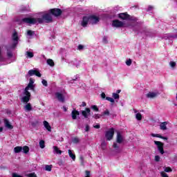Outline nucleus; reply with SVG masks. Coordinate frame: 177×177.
<instances>
[{"label":"nucleus","instance_id":"nucleus-1","mask_svg":"<svg viewBox=\"0 0 177 177\" xmlns=\"http://www.w3.org/2000/svg\"><path fill=\"white\" fill-rule=\"evenodd\" d=\"M44 21L46 23H52L53 22V18L52 17V14L48 10V13H46L42 15L41 18H34V17H25L22 19V22L26 23V24H42Z\"/></svg>","mask_w":177,"mask_h":177},{"label":"nucleus","instance_id":"nucleus-2","mask_svg":"<svg viewBox=\"0 0 177 177\" xmlns=\"http://www.w3.org/2000/svg\"><path fill=\"white\" fill-rule=\"evenodd\" d=\"M30 89H31L32 91L34 89V80H32V78H30L29 84L24 91L23 95L24 96L21 98V102L22 103H28V102H30V100H31V93L28 91Z\"/></svg>","mask_w":177,"mask_h":177},{"label":"nucleus","instance_id":"nucleus-3","mask_svg":"<svg viewBox=\"0 0 177 177\" xmlns=\"http://www.w3.org/2000/svg\"><path fill=\"white\" fill-rule=\"evenodd\" d=\"M12 44H11V48L12 49H16L17 45H19V35L17 32L15 31L12 36Z\"/></svg>","mask_w":177,"mask_h":177},{"label":"nucleus","instance_id":"nucleus-4","mask_svg":"<svg viewBox=\"0 0 177 177\" xmlns=\"http://www.w3.org/2000/svg\"><path fill=\"white\" fill-rule=\"evenodd\" d=\"M48 11L51 16H54V17H60L63 15V10L60 8H50Z\"/></svg>","mask_w":177,"mask_h":177},{"label":"nucleus","instance_id":"nucleus-5","mask_svg":"<svg viewBox=\"0 0 177 177\" xmlns=\"http://www.w3.org/2000/svg\"><path fill=\"white\" fill-rule=\"evenodd\" d=\"M88 19L90 20V24H97V23H99V21H100V18L96 15H88Z\"/></svg>","mask_w":177,"mask_h":177},{"label":"nucleus","instance_id":"nucleus-6","mask_svg":"<svg viewBox=\"0 0 177 177\" xmlns=\"http://www.w3.org/2000/svg\"><path fill=\"white\" fill-rule=\"evenodd\" d=\"M105 138H106V140H111L113 138H114V128H111L106 131Z\"/></svg>","mask_w":177,"mask_h":177},{"label":"nucleus","instance_id":"nucleus-7","mask_svg":"<svg viewBox=\"0 0 177 177\" xmlns=\"http://www.w3.org/2000/svg\"><path fill=\"white\" fill-rule=\"evenodd\" d=\"M154 144L157 146L159 153L164 154V143L161 141H154Z\"/></svg>","mask_w":177,"mask_h":177},{"label":"nucleus","instance_id":"nucleus-8","mask_svg":"<svg viewBox=\"0 0 177 177\" xmlns=\"http://www.w3.org/2000/svg\"><path fill=\"white\" fill-rule=\"evenodd\" d=\"M28 74V75H30V77H32V75H36V77H39V78H41L42 77V75L39 71L33 69L29 70Z\"/></svg>","mask_w":177,"mask_h":177},{"label":"nucleus","instance_id":"nucleus-9","mask_svg":"<svg viewBox=\"0 0 177 177\" xmlns=\"http://www.w3.org/2000/svg\"><path fill=\"white\" fill-rule=\"evenodd\" d=\"M124 26V22L115 19L112 21V26L115 27L116 28H121Z\"/></svg>","mask_w":177,"mask_h":177},{"label":"nucleus","instance_id":"nucleus-10","mask_svg":"<svg viewBox=\"0 0 177 177\" xmlns=\"http://www.w3.org/2000/svg\"><path fill=\"white\" fill-rule=\"evenodd\" d=\"M88 23H90V19H89L88 15L83 17L82 21L81 23V26L82 27H86V26H88Z\"/></svg>","mask_w":177,"mask_h":177},{"label":"nucleus","instance_id":"nucleus-11","mask_svg":"<svg viewBox=\"0 0 177 177\" xmlns=\"http://www.w3.org/2000/svg\"><path fill=\"white\" fill-rule=\"evenodd\" d=\"M82 115L84 117V118L88 119L89 115H91V109L85 108L84 111H82Z\"/></svg>","mask_w":177,"mask_h":177},{"label":"nucleus","instance_id":"nucleus-12","mask_svg":"<svg viewBox=\"0 0 177 177\" xmlns=\"http://www.w3.org/2000/svg\"><path fill=\"white\" fill-rule=\"evenodd\" d=\"M118 17L121 20H128V17H129V15L128 12H122L118 14Z\"/></svg>","mask_w":177,"mask_h":177},{"label":"nucleus","instance_id":"nucleus-13","mask_svg":"<svg viewBox=\"0 0 177 177\" xmlns=\"http://www.w3.org/2000/svg\"><path fill=\"white\" fill-rule=\"evenodd\" d=\"M55 96L59 102L61 103H64V95L62 93L57 92L55 93Z\"/></svg>","mask_w":177,"mask_h":177},{"label":"nucleus","instance_id":"nucleus-14","mask_svg":"<svg viewBox=\"0 0 177 177\" xmlns=\"http://www.w3.org/2000/svg\"><path fill=\"white\" fill-rule=\"evenodd\" d=\"M6 49L7 50V56L8 57H13V53L10 51L11 49H15L12 48V45L10 46H6Z\"/></svg>","mask_w":177,"mask_h":177},{"label":"nucleus","instance_id":"nucleus-15","mask_svg":"<svg viewBox=\"0 0 177 177\" xmlns=\"http://www.w3.org/2000/svg\"><path fill=\"white\" fill-rule=\"evenodd\" d=\"M122 140H124V138H122V135H121V133L118 131L117 133L116 142L117 143L121 144L122 143Z\"/></svg>","mask_w":177,"mask_h":177},{"label":"nucleus","instance_id":"nucleus-16","mask_svg":"<svg viewBox=\"0 0 177 177\" xmlns=\"http://www.w3.org/2000/svg\"><path fill=\"white\" fill-rule=\"evenodd\" d=\"M43 123L46 129H47L48 132H52V127H50V124H49V122H48V121L46 120H44Z\"/></svg>","mask_w":177,"mask_h":177},{"label":"nucleus","instance_id":"nucleus-17","mask_svg":"<svg viewBox=\"0 0 177 177\" xmlns=\"http://www.w3.org/2000/svg\"><path fill=\"white\" fill-rule=\"evenodd\" d=\"M71 115L72 120H77V116L80 115V111H77L76 109H74L73 111H72Z\"/></svg>","mask_w":177,"mask_h":177},{"label":"nucleus","instance_id":"nucleus-18","mask_svg":"<svg viewBox=\"0 0 177 177\" xmlns=\"http://www.w3.org/2000/svg\"><path fill=\"white\" fill-rule=\"evenodd\" d=\"M4 124L6 128H8V129H13V125L10 124L8 119H4Z\"/></svg>","mask_w":177,"mask_h":177},{"label":"nucleus","instance_id":"nucleus-19","mask_svg":"<svg viewBox=\"0 0 177 177\" xmlns=\"http://www.w3.org/2000/svg\"><path fill=\"white\" fill-rule=\"evenodd\" d=\"M151 136H152L153 138H159L160 139H163V140H168V138L164 137V136H161L160 134L151 133Z\"/></svg>","mask_w":177,"mask_h":177},{"label":"nucleus","instance_id":"nucleus-20","mask_svg":"<svg viewBox=\"0 0 177 177\" xmlns=\"http://www.w3.org/2000/svg\"><path fill=\"white\" fill-rule=\"evenodd\" d=\"M156 97H157V93L149 92L147 94V97L148 99H153V98Z\"/></svg>","mask_w":177,"mask_h":177},{"label":"nucleus","instance_id":"nucleus-21","mask_svg":"<svg viewBox=\"0 0 177 177\" xmlns=\"http://www.w3.org/2000/svg\"><path fill=\"white\" fill-rule=\"evenodd\" d=\"M26 103V106H24V109L26 110V111H31V110H32V106H31L30 103L28 102H24Z\"/></svg>","mask_w":177,"mask_h":177},{"label":"nucleus","instance_id":"nucleus-22","mask_svg":"<svg viewBox=\"0 0 177 177\" xmlns=\"http://www.w3.org/2000/svg\"><path fill=\"white\" fill-rule=\"evenodd\" d=\"M168 124V122H163L162 123H160V128L162 131H165L167 130V124Z\"/></svg>","mask_w":177,"mask_h":177},{"label":"nucleus","instance_id":"nucleus-23","mask_svg":"<svg viewBox=\"0 0 177 177\" xmlns=\"http://www.w3.org/2000/svg\"><path fill=\"white\" fill-rule=\"evenodd\" d=\"M68 153L69 157H71V158H72L73 161H75V155L73 153V151H71V149H68Z\"/></svg>","mask_w":177,"mask_h":177},{"label":"nucleus","instance_id":"nucleus-24","mask_svg":"<svg viewBox=\"0 0 177 177\" xmlns=\"http://www.w3.org/2000/svg\"><path fill=\"white\" fill-rule=\"evenodd\" d=\"M22 151H23L22 147L18 146V147H15L14 148L15 153H19L21 152Z\"/></svg>","mask_w":177,"mask_h":177},{"label":"nucleus","instance_id":"nucleus-25","mask_svg":"<svg viewBox=\"0 0 177 177\" xmlns=\"http://www.w3.org/2000/svg\"><path fill=\"white\" fill-rule=\"evenodd\" d=\"M23 153L25 154H27L30 151V147L28 146L25 145L24 147H22Z\"/></svg>","mask_w":177,"mask_h":177},{"label":"nucleus","instance_id":"nucleus-26","mask_svg":"<svg viewBox=\"0 0 177 177\" xmlns=\"http://www.w3.org/2000/svg\"><path fill=\"white\" fill-rule=\"evenodd\" d=\"M47 64L50 66V67H53L55 66V62H53L52 59H47Z\"/></svg>","mask_w":177,"mask_h":177},{"label":"nucleus","instance_id":"nucleus-27","mask_svg":"<svg viewBox=\"0 0 177 177\" xmlns=\"http://www.w3.org/2000/svg\"><path fill=\"white\" fill-rule=\"evenodd\" d=\"M53 149L57 154H59V155L62 154V150L59 149V147L54 146Z\"/></svg>","mask_w":177,"mask_h":177},{"label":"nucleus","instance_id":"nucleus-28","mask_svg":"<svg viewBox=\"0 0 177 177\" xmlns=\"http://www.w3.org/2000/svg\"><path fill=\"white\" fill-rule=\"evenodd\" d=\"M127 20H129L130 21H138V18L133 16L129 15V17H128L127 18Z\"/></svg>","mask_w":177,"mask_h":177},{"label":"nucleus","instance_id":"nucleus-29","mask_svg":"<svg viewBox=\"0 0 177 177\" xmlns=\"http://www.w3.org/2000/svg\"><path fill=\"white\" fill-rule=\"evenodd\" d=\"M39 145L41 149H45V141L44 140H40Z\"/></svg>","mask_w":177,"mask_h":177},{"label":"nucleus","instance_id":"nucleus-30","mask_svg":"<svg viewBox=\"0 0 177 177\" xmlns=\"http://www.w3.org/2000/svg\"><path fill=\"white\" fill-rule=\"evenodd\" d=\"M106 147H107V142H106V141H104L101 143V147L102 150H106Z\"/></svg>","mask_w":177,"mask_h":177},{"label":"nucleus","instance_id":"nucleus-31","mask_svg":"<svg viewBox=\"0 0 177 177\" xmlns=\"http://www.w3.org/2000/svg\"><path fill=\"white\" fill-rule=\"evenodd\" d=\"M136 118L138 121H142V114L140 113H138L136 115Z\"/></svg>","mask_w":177,"mask_h":177},{"label":"nucleus","instance_id":"nucleus-32","mask_svg":"<svg viewBox=\"0 0 177 177\" xmlns=\"http://www.w3.org/2000/svg\"><path fill=\"white\" fill-rule=\"evenodd\" d=\"M91 109L93 111H99V108L96 105H91Z\"/></svg>","mask_w":177,"mask_h":177},{"label":"nucleus","instance_id":"nucleus-33","mask_svg":"<svg viewBox=\"0 0 177 177\" xmlns=\"http://www.w3.org/2000/svg\"><path fill=\"white\" fill-rule=\"evenodd\" d=\"M28 57H34V53L30 51L26 52Z\"/></svg>","mask_w":177,"mask_h":177},{"label":"nucleus","instance_id":"nucleus-34","mask_svg":"<svg viewBox=\"0 0 177 177\" xmlns=\"http://www.w3.org/2000/svg\"><path fill=\"white\" fill-rule=\"evenodd\" d=\"M112 96L113 99H120V95L115 93H113Z\"/></svg>","mask_w":177,"mask_h":177},{"label":"nucleus","instance_id":"nucleus-35","mask_svg":"<svg viewBox=\"0 0 177 177\" xmlns=\"http://www.w3.org/2000/svg\"><path fill=\"white\" fill-rule=\"evenodd\" d=\"M93 117V118H95V120H99V118H100L101 117H102V115H100V114H95Z\"/></svg>","mask_w":177,"mask_h":177},{"label":"nucleus","instance_id":"nucleus-36","mask_svg":"<svg viewBox=\"0 0 177 177\" xmlns=\"http://www.w3.org/2000/svg\"><path fill=\"white\" fill-rule=\"evenodd\" d=\"M72 142H73V143H75V144L80 143V139H79L78 138L75 137V138H74L72 140Z\"/></svg>","mask_w":177,"mask_h":177},{"label":"nucleus","instance_id":"nucleus-37","mask_svg":"<svg viewBox=\"0 0 177 177\" xmlns=\"http://www.w3.org/2000/svg\"><path fill=\"white\" fill-rule=\"evenodd\" d=\"M46 171L50 172L52 171V165H46Z\"/></svg>","mask_w":177,"mask_h":177},{"label":"nucleus","instance_id":"nucleus-38","mask_svg":"<svg viewBox=\"0 0 177 177\" xmlns=\"http://www.w3.org/2000/svg\"><path fill=\"white\" fill-rule=\"evenodd\" d=\"M106 100L111 102V103H114V99L110 97H106Z\"/></svg>","mask_w":177,"mask_h":177},{"label":"nucleus","instance_id":"nucleus-39","mask_svg":"<svg viewBox=\"0 0 177 177\" xmlns=\"http://www.w3.org/2000/svg\"><path fill=\"white\" fill-rule=\"evenodd\" d=\"M26 176L28 177H37V174H35V173H30L26 174Z\"/></svg>","mask_w":177,"mask_h":177},{"label":"nucleus","instance_id":"nucleus-40","mask_svg":"<svg viewBox=\"0 0 177 177\" xmlns=\"http://www.w3.org/2000/svg\"><path fill=\"white\" fill-rule=\"evenodd\" d=\"M169 64L172 68H174V67H176V62H175L171 61L169 62Z\"/></svg>","mask_w":177,"mask_h":177},{"label":"nucleus","instance_id":"nucleus-41","mask_svg":"<svg viewBox=\"0 0 177 177\" xmlns=\"http://www.w3.org/2000/svg\"><path fill=\"white\" fill-rule=\"evenodd\" d=\"M103 115H110V111H109V109H106L102 113V116Z\"/></svg>","mask_w":177,"mask_h":177},{"label":"nucleus","instance_id":"nucleus-42","mask_svg":"<svg viewBox=\"0 0 177 177\" xmlns=\"http://www.w3.org/2000/svg\"><path fill=\"white\" fill-rule=\"evenodd\" d=\"M27 34H28V35L31 37V36L34 35V31L29 30L27 31Z\"/></svg>","mask_w":177,"mask_h":177},{"label":"nucleus","instance_id":"nucleus-43","mask_svg":"<svg viewBox=\"0 0 177 177\" xmlns=\"http://www.w3.org/2000/svg\"><path fill=\"white\" fill-rule=\"evenodd\" d=\"M126 64L127 66H131V64H132V59H129V60L126 61Z\"/></svg>","mask_w":177,"mask_h":177},{"label":"nucleus","instance_id":"nucleus-44","mask_svg":"<svg viewBox=\"0 0 177 177\" xmlns=\"http://www.w3.org/2000/svg\"><path fill=\"white\" fill-rule=\"evenodd\" d=\"M165 172H172V169H171L169 167H167L165 169Z\"/></svg>","mask_w":177,"mask_h":177},{"label":"nucleus","instance_id":"nucleus-45","mask_svg":"<svg viewBox=\"0 0 177 177\" xmlns=\"http://www.w3.org/2000/svg\"><path fill=\"white\" fill-rule=\"evenodd\" d=\"M41 83L44 86H48V82L46 80H42Z\"/></svg>","mask_w":177,"mask_h":177},{"label":"nucleus","instance_id":"nucleus-46","mask_svg":"<svg viewBox=\"0 0 177 177\" xmlns=\"http://www.w3.org/2000/svg\"><path fill=\"white\" fill-rule=\"evenodd\" d=\"M161 158H160V156L157 155L155 156V161L156 162H160V160Z\"/></svg>","mask_w":177,"mask_h":177},{"label":"nucleus","instance_id":"nucleus-47","mask_svg":"<svg viewBox=\"0 0 177 177\" xmlns=\"http://www.w3.org/2000/svg\"><path fill=\"white\" fill-rule=\"evenodd\" d=\"M160 176L162 177H169V176H168V174H167V173H165L164 171L160 172Z\"/></svg>","mask_w":177,"mask_h":177},{"label":"nucleus","instance_id":"nucleus-48","mask_svg":"<svg viewBox=\"0 0 177 177\" xmlns=\"http://www.w3.org/2000/svg\"><path fill=\"white\" fill-rule=\"evenodd\" d=\"M12 177H23V176H20V175L17 174V173H12Z\"/></svg>","mask_w":177,"mask_h":177},{"label":"nucleus","instance_id":"nucleus-49","mask_svg":"<svg viewBox=\"0 0 177 177\" xmlns=\"http://www.w3.org/2000/svg\"><path fill=\"white\" fill-rule=\"evenodd\" d=\"M102 41L104 42V44H107V37H106V36L103 37Z\"/></svg>","mask_w":177,"mask_h":177},{"label":"nucleus","instance_id":"nucleus-50","mask_svg":"<svg viewBox=\"0 0 177 177\" xmlns=\"http://www.w3.org/2000/svg\"><path fill=\"white\" fill-rule=\"evenodd\" d=\"M77 49L79 50H82V49H84V46L80 44L78 46H77Z\"/></svg>","mask_w":177,"mask_h":177},{"label":"nucleus","instance_id":"nucleus-51","mask_svg":"<svg viewBox=\"0 0 177 177\" xmlns=\"http://www.w3.org/2000/svg\"><path fill=\"white\" fill-rule=\"evenodd\" d=\"M101 97H102V99H106V93H101Z\"/></svg>","mask_w":177,"mask_h":177},{"label":"nucleus","instance_id":"nucleus-52","mask_svg":"<svg viewBox=\"0 0 177 177\" xmlns=\"http://www.w3.org/2000/svg\"><path fill=\"white\" fill-rule=\"evenodd\" d=\"M80 107H86V102H82V104L80 105Z\"/></svg>","mask_w":177,"mask_h":177},{"label":"nucleus","instance_id":"nucleus-53","mask_svg":"<svg viewBox=\"0 0 177 177\" xmlns=\"http://www.w3.org/2000/svg\"><path fill=\"white\" fill-rule=\"evenodd\" d=\"M113 149H118V145L115 142L113 145Z\"/></svg>","mask_w":177,"mask_h":177},{"label":"nucleus","instance_id":"nucleus-54","mask_svg":"<svg viewBox=\"0 0 177 177\" xmlns=\"http://www.w3.org/2000/svg\"><path fill=\"white\" fill-rule=\"evenodd\" d=\"M89 129H90L89 125L86 124V128H85V131L86 132H88Z\"/></svg>","mask_w":177,"mask_h":177},{"label":"nucleus","instance_id":"nucleus-55","mask_svg":"<svg viewBox=\"0 0 177 177\" xmlns=\"http://www.w3.org/2000/svg\"><path fill=\"white\" fill-rule=\"evenodd\" d=\"M32 127H37L38 125V121L32 123Z\"/></svg>","mask_w":177,"mask_h":177},{"label":"nucleus","instance_id":"nucleus-56","mask_svg":"<svg viewBox=\"0 0 177 177\" xmlns=\"http://www.w3.org/2000/svg\"><path fill=\"white\" fill-rule=\"evenodd\" d=\"M169 38H177V35H169Z\"/></svg>","mask_w":177,"mask_h":177},{"label":"nucleus","instance_id":"nucleus-57","mask_svg":"<svg viewBox=\"0 0 177 177\" xmlns=\"http://www.w3.org/2000/svg\"><path fill=\"white\" fill-rule=\"evenodd\" d=\"M94 128H95V129H99V128H100V124L95 125Z\"/></svg>","mask_w":177,"mask_h":177},{"label":"nucleus","instance_id":"nucleus-58","mask_svg":"<svg viewBox=\"0 0 177 177\" xmlns=\"http://www.w3.org/2000/svg\"><path fill=\"white\" fill-rule=\"evenodd\" d=\"M80 160L81 161H84V156H80Z\"/></svg>","mask_w":177,"mask_h":177},{"label":"nucleus","instance_id":"nucleus-59","mask_svg":"<svg viewBox=\"0 0 177 177\" xmlns=\"http://www.w3.org/2000/svg\"><path fill=\"white\" fill-rule=\"evenodd\" d=\"M121 93V90H117L116 93L118 95V93Z\"/></svg>","mask_w":177,"mask_h":177},{"label":"nucleus","instance_id":"nucleus-60","mask_svg":"<svg viewBox=\"0 0 177 177\" xmlns=\"http://www.w3.org/2000/svg\"><path fill=\"white\" fill-rule=\"evenodd\" d=\"M64 109V111H67V108H66V106H63Z\"/></svg>","mask_w":177,"mask_h":177},{"label":"nucleus","instance_id":"nucleus-61","mask_svg":"<svg viewBox=\"0 0 177 177\" xmlns=\"http://www.w3.org/2000/svg\"><path fill=\"white\" fill-rule=\"evenodd\" d=\"M3 131V127H0V132H2Z\"/></svg>","mask_w":177,"mask_h":177},{"label":"nucleus","instance_id":"nucleus-62","mask_svg":"<svg viewBox=\"0 0 177 177\" xmlns=\"http://www.w3.org/2000/svg\"><path fill=\"white\" fill-rule=\"evenodd\" d=\"M149 10H151V6H149Z\"/></svg>","mask_w":177,"mask_h":177}]
</instances>
